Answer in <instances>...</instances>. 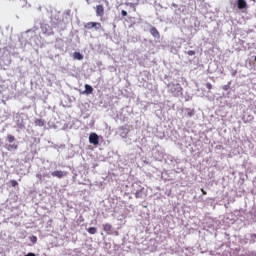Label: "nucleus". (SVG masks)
<instances>
[{
    "label": "nucleus",
    "instance_id": "1",
    "mask_svg": "<svg viewBox=\"0 0 256 256\" xmlns=\"http://www.w3.org/2000/svg\"><path fill=\"white\" fill-rule=\"evenodd\" d=\"M167 93L172 97H179L183 95V87L179 83L169 82L167 84Z\"/></svg>",
    "mask_w": 256,
    "mask_h": 256
},
{
    "label": "nucleus",
    "instance_id": "2",
    "mask_svg": "<svg viewBox=\"0 0 256 256\" xmlns=\"http://www.w3.org/2000/svg\"><path fill=\"white\" fill-rule=\"evenodd\" d=\"M85 29H95L96 31H99L101 29V23L99 22H88L84 25Z\"/></svg>",
    "mask_w": 256,
    "mask_h": 256
},
{
    "label": "nucleus",
    "instance_id": "3",
    "mask_svg": "<svg viewBox=\"0 0 256 256\" xmlns=\"http://www.w3.org/2000/svg\"><path fill=\"white\" fill-rule=\"evenodd\" d=\"M51 175H52V177H57V179H63V177H67L68 172L56 170V171L52 172Z\"/></svg>",
    "mask_w": 256,
    "mask_h": 256
},
{
    "label": "nucleus",
    "instance_id": "4",
    "mask_svg": "<svg viewBox=\"0 0 256 256\" xmlns=\"http://www.w3.org/2000/svg\"><path fill=\"white\" fill-rule=\"evenodd\" d=\"M89 143L92 145H99V135L92 133L89 136Z\"/></svg>",
    "mask_w": 256,
    "mask_h": 256
},
{
    "label": "nucleus",
    "instance_id": "5",
    "mask_svg": "<svg viewBox=\"0 0 256 256\" xmlns=\"http://www.w3.org/2000/svg\"><path fill=\"white\" fill-rule=\"evenodd\" d=\"M96 15L97 17H103V15H105V7H103V5H98L96 7Z\"/></svg>",
    "mask_w": 256,
    "mask_h": 256
},
{
    "label": "nucleus",
    "instance_id": "6",
    "mask_svg": "<svg viewBox=\"0 0 256 256\" xmlns=\"http://www.w3.org/2000/svg\"><path fill=\"white\" fill-rule=\"evenodd\" d=\"M150 34L155 37V39H159L161 37V34L159 33V30L155 28V26H152L150 28Z\"/></svg>",
    "mask_w": 256,
    "mask_h": 256
},
{
    "label": "nucleus",
    "instance_id": "7",
    "mask_svg": "<svg viewBox=\"0 0 256 256\" xmlns=\"http://www.w3.org/2000/svg\"><path fill=\"white\" fill-rule=\"evenodd\" d=\"M247 7V1L245 0H237V8L242 10V9H246Z\"/></svg>",
    "mask_w": 256,
    "mask_h": 256
},
{
    "label": "nucleus",
    "instance_id": "8",
    "mask_svg": "<svg viewBox=\"0 0 256 256\" xmlns=\"http://www.w3.org/2000/svg\"><path fill=\"white\" fill-rule=\"evenodd\" d=\"M7 151H17L19 149V146L17 144H6Z\"/></svg>",
    "mask_w": 256,
    "mask_h": 256
},
{
    "label": "nucleus",
    "instance_id": "9",
    "mask_svg": "<svg viewBox=\"0 0 256 256\" xmlns=\"http://www.w3.org/2000/svg\"><path fill=\"white\" fill-rule=\"evenodd\" d=\"M85 91L83 92L85 95H91L93 93V87L89 84H85Z\"/></svg>",
    "mask_w": 256,
    "mask_h": 256
},
{
    "label": "nucleus",
    "instance_id": "10",
    "mask_svg": "<svg viewBox=\"0 0 256 256\" xmlns=\"http://www.w3.org/2000/svg\"><path fill=\"white\" fill-rule=\"evenodd\" d=\"M112 229L113 226L109 223L103 225V231H105V233H111Z\"/></svg>",
    "mask_w": 256,
    "mask_h": 256
},
{
    "label": "nucleus",
    "instance_id": "11",
    "mask_svg": "<svg viewBox=\"0 0 256 256\" xmlns=\"http://www.w3.org/2000/svg\"><path fill=\"white\" fill-rule=\"evenodd\" d=\"M136 199H143V188L135 193Z\"/></svg>",
    "mask_w": 256,
    "mask_h": 256
},
{
    "label": "nucleus",
    "instance_id": "12",
    "mask_svg": "<svg viewBox=\"0 0 256 256\" xmlns=\"http://www.w3.org/2000/svg\"><path fill=\"white\" fill-rule=\"evenodd\" d=\"M35 125L37 127H43L45 125V121L41 120V119H36L35 120Z\"/></svg>",
    "mask_w": 256,
    "mask_h": 256
},
{
    "label": "nucleus",
    "instance_id": "13",
    "mask_svg": "<svg viewBox=\"0 0 256 256\" xmlns=\"http://www.w3.org/2000/svg\"><path fill=\"white\" fill-rule=\"evenodd\" d=\"M87 231H88V233H89L90 235H95V233H97V228H95V227H90V228L87 229Z\"/></svg>",
    "mask_w": 256,
    "mask_h": 256
},
{
    "label": "nucleus",
    "instance_id": "14",
    "mask_svg": "<svg viewBox=\"0 0 256 256\" xmlns=\"http://www.w3.org/2000/svg\"><path fill=\"white\" fill-rule=\"evenodd\" d=\"M74 59H78V61H82L83 56H82L81 53L75 52V53H74Z\"/></svg>",
    "mask_w": 256,
    "mask_h": 256
},
{
    "label": "nucleus",
    "instance_id": "15",
    "mask_svg": "<svg viewBox=\"0 0 256 256\" xmlns=\"http://www.w3.org/2000/svg\"><path fill=\"white\" fill-rule=\"evenodd\" d=\"M7 141L8 143H13V141H15V136L8 134L7 135Z\"/></svg>",
    "mask_w": 256,
    "mask_h": 256
},
{
    "label": "nucleus",
    "instance_id": "16",
    "mask_svg": "<svg viewBox=\"0 0 256 256\" xmlns=\"http://www.w3.org/2000/svg\"><path fill=\"white\" fill-rule=\"evenodd\" d=\"M194 115H195V110L188 109L187 116L188 117H193Z\"/></svg>",
    "mask_w": 256,
    "mask_h": 256
},
{
    "label": "nucleus",
    "instance_id": "17",
    "mask_svg": "<svg viewBox=\"0 0 256 256\" xmlns=\"http://www.w3.org/2000/svg\"><path fill=\"white\" fill-rule=\"evenodd\" d=\"M10 184H11L13 187H17V185H19V183L17 182V180H11V181H10Z\"/></svg>",
    "mask_w": 256,
    "mask_h": 256
},
{
    "label": "nucleus",
    "instance_id": "18",
    "mask_svg": "<svg viewBox=\"0 0 256 256\" xmlns=\"http://www.w3.org/2000/svg\"><path fill=\"white\" fill-rule=\"evenodd\" d=\"M30 241H31L32 243H37V236H31V237H30Z\"/></svg>",
    "mask_w": 256,
    "mask_h": 256
},
{
    "label": "nucleus",
    "instance_id": "19",
    "mask_svg": "<svg viewBox=\"0 0 256 256\" xmlns=\"http://www.w3.org/2000/svg\"><path fill=\"white\" fill-rule=\"evenodd\" d=\"M187 55H189L190 57H193V55H195V50H189L187 52Z\"/></svg>",
    "mask_w": 256,
    "mask_h": 256
},
{
    "label": "nucleus",
    "instance_id": "20",
    "mask_svg": "<svg viewBox=\"0 0 256 256\" xmlns=\"http://www.w3.org/2000/svg\"><path fill=\"white\" fill-rule=\"evenodd\" d=\"M206 88L209 89V91H211V89H213V85L211 83H207Z\"/></svg>",
    "mask_w": 256,
    "mask_h": 256
},
{
    "label": "nucleus",
    "instance_id": "21",
    "mask_svg": "<svg viewBox=\"0 0 256 256\" xmlns=\"http://www.w3.org/2000/svg\"><path fill=\"white\" fill-rule=\"evenodd\" d=\"M121 15H122V17H127V11L122 10V11H121Z\"/></svg>",
    "mask_w": 256,
    "mask_h": 256
},
{
    "label": "nucleus",
    "instance_id": "22",
    "mask_svg": "<svg viewBox=\"0 0 256 256\" xmlns=\"http://www.w3.org/2000/svg\"><path fill=\"white\" fill-rule=\"evenodd\" d=\"M56 43H63V40L61 38H57Z\"/></svg>",
    "mask_w": 256,
    "mask_h": 256
},
{
    "label": "nucleus",
    "instance_id": "23",
    "mask_svg": "<svg viewBox=\"0 0 256 256\" xmlns=\"http://www.w3.org/2000/svg\"><path fill=\"white\" fill-rule=\"evenodd\" d=\"M25 256H37V255H35V253H33V252H30V253L26 254Z\"/></svg>",
    "mask_w": 256,
    "mask_h": 256
},
{
    "label": "nucleus",
    "instance_id": "24",
    "mask_svg": "<svg viewBox=\"0 0 256 256\" xmlns=\"http://www.w3.org/2000/svg\"><path fill=\"white\" fill-rule=\"evenodd\" d=\"M201 192H202L203 195H207V191H205V189L202 188Z\"/></svg>",
    "mask_w": 256,
    "mask_h": 256
},
{
    "label": "nucleus",
    "instance_id": "25",
    "mask_svg": "<svg viewBox=\"0 0 256 256\" xmlns=\"http://www.w3.org/2000/svg\"><path fill=\"white\" fill-rule=\"evenodd\" d=\"M254 61H256V56H255V58H254Z\"/></svg>",
    "mask_w": 256,
    "mask_h": 256
}]
</instances>
